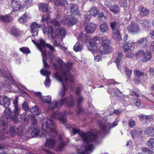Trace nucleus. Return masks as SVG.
Wrapping results in <instances>:
<instances>
[{
  "label": "nucleus",
  "mask_w": 154,
  "mask_h": 154,
  "mask_svg": "<svg viewBox=\"0 0 154 154\" xmlns=\"http://www.w3.org/2000/svg\"><path fill=\"white\" fill-rule=\"evenodd\" d=\"M18 98L16 97L15 100L13 102L14 110L13 112V115L12 117V120L15 123H17L19 121L17 117L20 114V109L18 106Z\"/></svg>",
  "instance_id": "obj_11"
},
{
  "label": "nucleus",
  "mask_w": 154,
  "mask_h": 154,
  "mask_svg": "<svg viewBox=\"0 0 154 154\" xmlns=\"http://www.w3.org/2000/svg\"><path fill=\"white\" fill-rule=\"evenodd\" d=\"M40 73L42 75L46 76L44 85L46 87L48 86L50 83V79L48 76V75L50 74V72L46 69H44L41 70Z\"/></svg>",
  "instance_id": "obj_22"
},
{
  "label": "nucleus",
  "mask_w": 154,
  "mask_h": 154,
  "mask_svg": "<svg viewBox=\"0 0 154 154\" xmlns=\"http://www.w3.org/2000/svg\"><path fill=\"white\" fill-rule=\"evenodd\" d=\"M99 38L98 37L96 36L89 40V43L90 47L89 49L91 51L94 52L99 49V48L98 46L99 42Z\"/></svg>",
  "instance_id": "obj_12"
},
{
  "label": "nucleus",
  "mask_w": 154,
  "mask_h": 154,
  "mask_svg": "<svg viewBox=\"0 0 154 154\" xmlns=\"http://www.w3.org/2000/svg\"><path fill=\"white\" fill-rule=\"evenodd\" d=\"M54 126L53 122L50 119H48L46 122L44 123L42 125V129L45 132L44 133L43 136L47 138L45 146L51 148L55 147L56 142L53 138L57 135Z\"/></svg>",
  "instance_id": "obj_2"
},
{
  "label": "nucleus",
  "mask_w": 154,
  "mask_h": 154,
  "mask_svg": "<svg viewBox=\"0 0 154 154\" xmlns=\"http://www.w3.org/2000/svg\"><path fill=\"white\" fill-rule=\"evenodd\" d=\"M32 125L30 127H37V121L34 117H32L31 119Z\"/></svg>",
  "instance_id": "obj_48"
},
{
  "label": "nucleus",
  "mask_w": 154,
  "mask_h": 154,
  "mask_svg": "<svg viewBox=\"0 0 154 154\" xmlns=\"http://www.w3.org/2000/svg\"><path fill=\"white\" fill-rule=\"evenodd\" d=\"M83 48V47L79 42H77L73 47L74 50L76 52L80 51Z\"/></svg>",
  "instance_id": "obj_30"
},
{
  "label": "nucleus",
  "mask_w": 154,
  "mask_h": 154,
  "mask_svg": "<svg viewBox=\"0 0 154 154\" xmlns=\"http://www.w3.org/2000/svg\"><path fill=\"white\" fill-rule=\"evenodd\" d=\"M147 146L150 148H154V138H151L149 139L147 141Z\"/></svg>",
  "instance_id": "obj_40"
},
{
  "label": "nucleus",
  "mask_w": 154,
  "mask_h": 154,
  "mask_svg": "<svg viewBox=\"0 0 154 154\" xmlns=\"http://www.w3.org/2000/svg\"><path fill=\"white\" fill-rule=\"evenodd\" d=\"M48 104L49 105V109H52L64 104H66L69 106L71 107L74 104V99L73 96H71L69 98L62 99L58 102L54 101L53 102H50Z\"/></svg>",
  "instance_id": "obj_5"
},
{
  "label": "nucleus",
  "mask_w": 154,
  "mask_h": 154,
  "mask_svg": "<svg viewBox=\"0 0 154 154\" xmlns=\"http://www.w3.org/2000/svg\"><path fill=\"white\" fill-rule=\"evenodd\" d=\"M142 152L144 153H149L150 152V151L147 147H143L142 149Z\"/></svg>",
  "instance_id": "obj_62"
},
{
  "label": "nucleus",
  "mask_w": 154,
  "mask_h": 154,
  "mask_svg": "<svg viewBox=\"0 0 154 154\" xmlns=\"http://www.w3.org/2000/svg\"><path fill=\"white\" fill-rule=\"evenodd\" d=\"M39 9L43 12H46L48 11V5L46 4H41L38 5Z\"/></svg>",
  "instance_id": "obj_31"
},
{
  "label": "nucleus",
  "mask_w": 154,
  "mask_h": 154,
  "mask_svg": "<svg viewBox=\"0 0 154 154\" xmlns=\"http://www.w3.org/2000/svg\"><path fill=\"white\" fill-rule=\"evenodd\" d=\"M0 74L3 75V77L9 80L11 82L12 85L15 84L14 81L13 80L12 76L11 75L9 72L5 71L4 70H0Z\"/></svg>",
  "instance_id": "obj_21"
},
{
  "label": "nucleus",
  "mask_w": 154,
  "mask_h": 154,
  "mask_svg": "<svg viewBox=\"0 0 154 154\" xmlns=\"http://www.w3.org/2000/svg\"><path fill=\"white\" fill-rule=\"evenodd\" d=\"M28 116V114L25 112H23L20 116L21 121L24 123L25 124L28 123L29 120Z\"/></svg>",
  "instance_id": "obj_33"
},
{
  "label": "nucleus",
  "mask_w": 154,
  "mask_h": 154,
  "mask_svg": "<svg viewBox=\"0 0 154 154\" xmlns=\"http://www.w3.org/2000/svg\"><path fill=\"white\" fill-rule=\"evenodd\" d=\"M11 0L12 2L11 6L14 11H17L20 10L22 7L21 5L18 3L15 0Z\"/></svg>",
  "instance_id": "obj_26"
},
{
  "label": "nucleus",
  "mask_w": 154,
  "mask_h": 154,
  "mask_svg": "<svg viewBox=\"0 0 154 154\" xmlns=\"http://www.w3.org/2000/svg\"><path fill=\"white\" fill-rule=\"evenodd\" d=\"M147 39L146 38H142L138 40L136 43L138 45L144 47L147 44Z\"/></svg>",
  "instance_id": "obj_28"
},
{
  "label": "nucleus",
  "mask_w": 154,
  "mask_h": 154,
  "mask_svg": "<svg viewBox=\"0 0 154 154\" xmlns=\"http://www.w3.org/2000/svg\"><path fill=\"white\" fill-rule=\"evenodd\" d=\"M46 47L48 48L52 53L55 51V49L54 48L53 46L47 43V44H46Z\"/></svg>",
  "instance_id": "obj_59"
},
{
  "label": "nucleus",
  "mask_w": 154,
  "mask_h": 154,
  "mask_svg": "<svg viewBox=\"0 0 154 154\" xmlns=\"http://www.w3.org/2000/svg\"><path fill=\"white\" fill-rule=\"evenodd\" d=\"M20 51L23 53L29 54L30 53V51L29 48L26 47H23L20 48Z\"/></svg>",
  "instance_id": "obj_50"
},
{
  "label": "nucleus",
  "mask_w": 154,
  "mask_h": 154,
  "mask_svg": "<svg viewBox=\"0 0 154 154\" xmlns=\"http://www.w3.org/2000/svg\"><path fill=\"white\" fill-rule=\"evenodd\" d=\"M99 124L100 125L101 131L103 134H104L106 131L108 129H110L117 125V123L116 122H114L112 124L108 123V125L103 123L101 121H99Z\"/></svg>",
  "instance_id": "obj_14"
},
{
  "label": "nucleus",
  "mask_w": 154,
  "mask_h": 154,
  "mask_svg": "<svg viewBox=\"0 0 154 154\" xmlns=\"http://www.w3.org/2000/svg\"><path fill=\"white\" fill-rule=\"evenodd\" d=\"M59 146L57 149L58 151H60L62 150L63 147L66 145V143L64 141H63L62 137L61 136L59 137Z\"/></svg>",
  "instance_id": "obj_27"
},
{
  "label": "nucleus",
  "mask_w": 154,
  "mask_h": 154,
  "mask_svg": "<svg viewBox=\"0 0 154 154\" xmlns=\"http://www.w3.org/2000/svg\"><path fill=\"white\" fill-rule=\"evenodd\" d=\"M134 74L135 75L138 77H141L144 75V73L137 69H135L134 71Z\"/></svg>",
  "instance_id": "obj_44"
},
{
  "label": "nucleus",
  "mask_w": 154,
  "mask_h": 154,
  "mask_svg": "<svg viewBox=\"0 0 154 154\" xmlns=\"http://www.w3.org/2000/svg\"><path fill=\"white\" fill-rule=\"evenodd\" d=\"M42 100L43 101L46 102L48 104L51 101V97L50 96H46L43 97Z\"/></svg>",
  "instance_id": "obj_47"
},
{
  "label": "nucleus",
  "mask_w": 154,
  "mask_h": 154,
  "mask_svg": "<svg viewBox=\"0 0 154 154\" xmlns=\"http://www.w3.org/2000/svg\"><path fill=\"white\" fill-rule=\"evenodd\" d=\"M140 23V24L142 25L144 27H146L148 25L149 23L147 20L144 19H143L139 21Z\"/></svg>",
  "instance_id": "obj_49"
},
{
  "label": "nucleus",
  "mask_w": 154,
  "mask_h": 154,
  "mask_svg": "<svg viewBox=\"0 0 154 154\" xmlns=\"http://www.w3.org/2000/svg\"><path fill=\"white\" fill-rule=\"evenodd\" d=\"M98 18L99 20H104L106 19V17L103 15V13H101L99 14Z\"/></svg>",
  "instance_id": "obj_57"
},
{
  "label": "nucleus",
  "mask_w": 154,
  "mask_h": 154,
  "mask_svg": "<svg viewBox=\"0 0 154 154\" xmlns=\"http://www.w3.org/2000/svg\"><path fill=\"white\" fill-rule=\"evenodd\" d=\"M49 18L50 16L49 14H45L42 17V22H46L47 23Z\"/></svg>",
  "instance_id": "obj_51"
},
{
  "label": "nucleus",
  "mask_w": 154,
  "mask_h": 154,
  "mask_svg": "<svg viewBox=\"0 0 154 154\" xmlns=\"http://www.w3.org/2000/svg\"><path fill=\"white\" fill-rule=\"evenodd\" d=\"M142 131L140 129L137 130H134L131 133L132 136L133 137V134L136 136H139L141 135Z\"/></svg>",
  "instance_id": "obj_45"
},
{
  "label": "nucleus",
  "mask_w": 154,
  "mask_h": 154,
  "mask_svg": "<svg viewBox=\"0 0 154 154\" xmlns=\"http://www.w3.org/2000/svg\"><path fill=\"white\" fill-rule=\"evenodd\" d=\"M39 130L37 127H30V129L26 134V136L29 138L34 137L38 135Z\"/></svg>",
  "instance_id": "obj_15"
},
{
  "label": "nucleus",
  "mask_w": 154,
  "mask_h": 154,
  "mask_svg": "<svg viewBox=\"0 0 154 154\" xmlns=\"http://www.w3.org/2000/svg\"><path fill=\"white\" fill-rule=\"evenodd\" d=\"M0 104L5 108L8 107L10 104V99L6 96H0Z\"/></svg>",
  "instance_id": "obj_19"
},
{
  "label": "nucleus",
  "mask_w": 154,
  "mask_h": 154,
  "mask_svg": "<svg viewBox=\"0 0 154 154\" xmlns=\"http://www.w3.org/2000/svg\"><path fill=\"white\" fill-rule=\"evenodd\" d=\"M145 132L146 134L149 136H154V128H152L148 127L145 130Z\"/></svg>",
  "instance_id": "obj_34"
},
{
  "label": "nucleus",
  "mask_w": 154,
  "mask_h": 154,
  "mask_svg": "<svg viewBox=\"0 0 154 154\" xmlns=\"http://www.w3.org/2000/svg\"><path fill=\"white\" fill-rule=\"evenodd\" d=\"M82 91V89L80 87H78L76 90V91L75 92V94L76 95V96H78L79 95H82L80 93Z\"/></svg>",
  "instance_id": "obj_61"
},
{
  "label": "nucleus",
  "mask_w": 154,
  "mask_h": 154,
  "mask_svg": "<svg viewBox=\"0 0 154 154\" xmlns=\"http://www.w3.org/2000/svg\"><path fill=\"white\" fill-rule=\"evenodd\" d=\"M10 133L11 135L14 137L16 134V131L14 127H11L10 128Z\"/></svg>",
  "instance_id": "obj_58"
},
{
  "label": "nucleus",
  "mask_w": 154,
  "mask_h": 154,
  "mask_svg": "<svg viewBox=\"0 0 154 154\" xmlns=\"http://www.w3.org/2000/svg\"><path fill=\"white\" fill-rule=\"evenodd\" d=\"M76 99L77 101L78 106H80L83 100V98L82 95L76 96Z\"/></svg>",
  "instance_id": "obj_46"
},
{
  "label": "nucleus",
  "mask_w": 154,
  "mask_h": 154,
  "mask_svg": "<svg viewBox=\"0 0 154 154\" xmlns=\"http://www.w3.org/2000/svg\"><path fill=\"white\" fill-rule=\"evenodd\" d=\"M128 125L130 127H133L135 125V122L134 120L130 119L128 121Z\"/></svg>",
  "instance_id": "obj_56"
},
{
  "label": "nucleus",
  "mask_w": 154,
  "mask_h": 154,
  "mask_svg": "<svg viewBox=\"0 0 154 154\" xmlns=\"http://www.w3.org/2000/svg\"><path fill=\"white\" fill-rule=\"evenodd\" d=\"M110 26L113 33L112 37L114 39L118 41L121 40L120 32L118 29V24L116 21H112L110 23Z\"/></svg>",
  "instance_id": "obj_6"
},
{
  "label": "nucleus",
  "mask_w": 154,
  "mask_h": 154,
  "mask_svg": "<svg viewBox=\"0 0 154 154\" xmlns=\"http://www.w3.org/2000/svg\"><path fill=\"white\" fill-rule=\"evenodd\" d=\"M125 70L126 75L130 79V76L132 73V70L130 69L127 67H125Z\"/></svg>",
  "instance_id": "obj_52"
},
{
  "label": "nucleus",
  "mask_w": 154,
  "mask_h": 154,
  "mask_svg": "<svg viewBox=\"0 0 154 154\" xmlns=\"http://www.w3.org/2000/svg\"><path fill=\"white\" fill-rule=\"evenodd\" d=\"M8 108H5L4 111V117L5 119L8 120L9 119H12V115L11 110Z\"/></svg>",
  "instance_id": "obj_25"
},
{
  "label": "nucleus",
  "mask_w": 154,
  "mask_h": 154,
  "mask_svg": "<svg viewBox=\"0 0 154 154\" xmlns=\"http://www.w3.org/2000/svg\"><path fill=\"white\" fill-rule=\"evenodd\" d=\"M46 51H45V55H44L43 54H42V57L43 58L42 61H43V63L44 64V67L46 69H47L48 68H49V66L48 64L46 61H45V59L46 58Z\"/></svg>",
  "instance_id": "obj_43"
},
{
  "label": "nucleus",
  "mask_w": 154,
  "mask_h": 154,
  "mask_svg": "<svg viewBox=\"0 0 154 154\" xmlns=\"http://www.w3.org/2000/svg\"><path fill=\"white\" fill-rule=\"evenodd\" d=\"M39 44L43 48L46 47V44L47 43H46L42 39L40 38L39 40Z\"/></svg>",
  "instance_id": "obj_55"
},
{
  "label": "nucleus",
  "mask_w": 154,
  "mask_h": 154,
  "mask_svg": "<svg viewBox=\"0 0 154 154\" xmlns=\"http://www.w3.org/2000/svg\"><path fill=\"white\" fill-rule=\"evenodd\" d=\"M55 33L53 30V27L50 26L48 31L49 37L51 39L53 42V45L55 47H60L62 45L60 41L65 37L66 32L63 28H59Z\"/></svg>",
  "instance_id": "obj_4"
},
{
  "label": "nucleus",
  "mask_w": 154,
  "mask_h": 154,
  "mask_svg": "<svg viewBox=\"0 0 154 154\" xmlns=\"http://www.w3.org/2000/svg\"><path fill=\"white\" fill-rule=\"evenodd\" d=\"M135 55L136 57H139L140 60L143 62L148 61L152 58V54L150 52H144L142 50L138 51Z\"/></svg>",
  "instance_id": "obj_7"
},
{
  "label": "nucleus",
  "mask_w": 154,
  "mask_h": 154,
  "mask_svg": "<svg viewBox=\"0 0 154 154\" xmlns=\"http://www.w3.org/2000/svg\"><path fill=\"white\" fill-rule=\"evenodd\" d=\"M8 120H6L4 119V117L3 118V120L0 119V124L2 125H5L7 124V121Z\"/></svg>",
  "instance_id": "obj_64"
},
{
  "label": "nucleus",
  "mask_w": 154,
  "mask_h": 154,
  "mask_svg": "<svg viewBox=\"0 0 154 154\" xmlns=\"http://www.w3.org/2000/svg\"><path fill=\"white\" fill-rule=\"evenodd\" d=\"M42 27V25L37 24L35 22L32 23L30 26V31L33 33L32 35L35 37L37 35L38 31V28Z\"/></svg>",
  "instance_id": "obj_16"
},
{
  "label": "nucleus",
  "mask_w": 154,
  "mask_h": 154,
  "mask_svg": "<svg viewBox=\"0 0 154 154\" xmlns=\"http://www.w3.org/2000/svg\"><path fill=\"white\" fill-rule=\"evenodd\" d=\"M12 17L11 16L1 15L0 14V20L6 22H9L12 20Z\"/></svg>",
  "instance_id": "obj_32"
},
{
  "label": "nucleus",
  "mask_w": 154,
  "mask_h": 154,
  "mask_svg": "<svg viewBox=\"0 0 154 154\" xmlns=\"http://www.w3.org/2000/svg\"><path fill=\"white\" fill-rule=\"evenodd\" d=\"M30 112L34 115L38 116L40 113L38 108L36 106H34L30 109Z\"/></svg>",
  "instance_id": "obj_35"
},
{
  "label": "nucleus",
  "mask_w": 154,
  "mask_h": 154,
  "mask_svg": "<svg viewBox=\"0 0 154 154\" xmlns=\"http://www.w3.org/2000/svg\"><path fill=\"white\" fill-rule=\"evenodd\" d=\"M78 109L77 110V113L79 114L83 112V110L80 106H78Z\"/></svg>",
  "instance_id": "obj_63"
},
{
  "label": "nucleus",
  "mask_w": 154,
  "mask_h": 154,
  "mask_svg": "<svg viewBox=\"0 0 154 154\" xmlns=\"http://www.w3.org/2000/svg\"><path fill=\"white\" fill-rule=\"evenodd\" d=\"M102 39V47L100 48V51L102 54H106L111 51V48L109 45V41L106 37H103Z\"/></svg>",
  "instance_id": "obj_10"
},
{
  "label": "nucleus",
  "mask_w": 154,
  "mask_h": 154,
  "mask_svg": "<svg viewBox=\"0 0 154 154\" xmlns=\"http://www.w3.org/2000/svg\"><path fill=\"white\" fill-rule=\"evenodd\" d=\"M70 10L71 12L75 15H79L80 14V10L76 4L71 5Z\"/></svg>",
  "instance_id": "obj_24"
},
{
  "label": "nucleus",
  "mask_w": 154,
  "mask_h": 154,
  "mask_svg": "<svg viewBox=\"0 0 154 154\" xmlns=\"http://www.w3.org/2000/svg\"><path fill=\"white\" fill-rule=\"evenodd\" d=\"M32 42L35 44L38 49L41 51L42 54L45 55V49H42V47H41L40 45L38 43H37L35 41L33 40H32Z\"/></svg>",
  "instance_id": "obj_41"
},
{
  "label": "nucleus",
  "mask_w": 154,
  "mask_h": 154,
  "mask_svg": "<svg viewBox=\"0 0 154 154\" xmlns=\"http://www.w3.org/2000/svg\"><path fill=\"white\" fill-rule=\"evenodd\" d=\"M69 81L70 79L68 78H67L66 81H65V78H64L63 81L61 82H63L62 84L63 88L60 93V95L62 97L64 96L65 92L67 91V88L72 85L73 83L72 78V82H71Z\"/></svg>",
  "instance_id": "obj_13"
},
{
  "label": "nucleus",
  "mask_w": 154,
  "mask_h": 154,
  "mask_svg": "<svg viewBox=\"0 0 154 154\" xmlns=\"http://www.w3.org/2000/svg\"><path fill=\"white\" fill-rule=\"evenodd\" d=\"M128 30L130 33H136L140 31L139 26L137 24L132 23L127 27Z\"/></svg>",
  "instance_id": "obj_17"
},
{
  "label": "nucleus",
  "mask_w": 154,
  "mask_h": 154,
  "mask_svg": "<svg viewBox=\"0 0 154 154\" xmlns=\"http://www.w3.org/2000/svg\"><path fill=\"white\" fill-rule=\"evenodd\" d=\"M52 118L55 119H59L60 122L64 124H65L66 128H70L72 127V125H70L66 124V119L64 116V114L57 111L55 112L52 116Z\"/></svg>",
  "instance_id": "obj_8"
},
{
  "label": "nucleus",
  "mask_w": 154,
  "mask_h": 154,
  "mask_svg": "<svg viewBox=\"0 0 154 154\" xmlns=\"http://www.w3.org/2000/svg\"><path fill=\"white\" fill-rule=\"evenodd\" d=\"M138 11L140 12V13L138 14L137 17L138 19L140 18V17H143L147 16L150 12L149 9L141 6L139 7Z\"/></svg>",
  "instance_id": "obj_18"
},
{
  "label": "nucleus",
  "mask_w": 154,
  "mask_h": 154,
  "mask_svg": "<svg viewBox=\"0 0 154 154\" xmlns=\"http://www.w3.org/2000/svg\"><path fill=\"white\" fill-rule=\"evenodd\" d=\"M57 62L60 67V72H58L57 71L54 73V78L59 82H62L64 80V78H65V80L66 81L67 78H68L70 79V82H71L72 77L69 71L71 69L72 64L71 63H64L61 59H58Z\"/></svg>",
  "instance_id": "obj_3"
},
{
  "label": "nucleus",
  "mask_w": 154,
  "mask_h": 154,
  "mask_svg": "<svg viewBox=\"0 0 154 154\" xmlns=\"http://www.w3.org/2000/svg\"><path fill=\"white\" fill-rule=\"evenodd\" d=\"M100 31L103 33H107L108 30V28L107 24L104 22L100 26Z\"/></svg>",
  "instance_id": "obj_29"
},
{
  "label": "nucleus",
  "mask_w": 154,
  "mask_h": 154,
  "mask_svg": "<svg viewBox=\"0 0 154 154\" xmlns=\"http://www.w3.org/2000/svg\"><path fill=\"white\" fill-rule=\"evenodd\" d=\"M29 17V16L25 13L21 17H20L18 19L20 23H23L27 21V20Z\"/></svg>",
  "instance_id": "obj_36"
},
{
  "label": "nucleus",
  "mask_w": 154,
  "mask_h": 154,
  "mask_svg": "<svg viewBox=\"0 0 154 154\" xmlns=\"http://www.w3.org/2000/svg\"><path fill=\"white\" fill-rule=\"evenodd\" d=\"M109 10L112 12L116 13L119 11L120 9L119 6L116 5L111 7L109 8Z\"/></svg>",
  "instance_id": "obj_38"
},
{
  "label": "nucleus",
  "mask_w": 154,
  "mask_h": 154,
  "mask_svg": "<svg viewBox=\"0 0 154 154\" xmlns=\"http://www.w3.org/2000/svg\"><path fill=\"white\" fill-rule=\"evenodd\" d=\"M23 131V128L21 126H20L17 128V132L19 136H21Z\"/></svg>",
  "instance_id": "obj_60"
},
{
  "label": "nucleus",
  "mask_w": 154,
  "mask_h": 154,
  "mask_svg": "<svg viewBox=\"0 0 154 154\" xmlns=\"http://www.w3.org/2000/svg\"><path fill=\"white\" fill-rule=\"evenodd\" d=\"M78 21V20L75 17L69 15L65 16L62 19V22L68 26H72Z\"/></svg>",
  "instance_id": "obj_9"
},
{
  "label": "nucleus",
  "mask_w": 154,
  "mask_h": 154,
  "mask_svg": "<svg viewBox=\"0 0 154 154\" xmlns=\"http://www.w3.org/2000/svg\"><path fill=\"white\" fill-rule=\"evenodd\" d=\"M135 47L134 43L131 41H129L127 42L124 44L125 51H130L133 50Z\"/></svg>",
  "instance_id": "obj_23"
},
{
  "label": "nucleus",
  "mask_w": 154,
  "mask_h": 154,
  "mask_svg": "<svg viewBox=\"0 0 154 154\" xmlns=\"http://www.w3.org/2000/svg\"><path fill=\"white\" fill-rule=\"evenodd\" d=\"M73 134L78 133L82 139L84 145L79 150V154H89L91 153L94 149V146L97 143V134L91 132L85 133L81 132L79 129L73 128Z\"/></svg>",
  "instance_id": "obj_1"
},
{
  "label": "nucleus",
  "mask_w": 154,
  "mask_h": 154,
  "mask_svg": "<svg viewBox=\"0 0 154 154\" xmlns=\"http://www.w3.org/2000/svg\"><path fill=\"white\" fill-rule=\"evenodd\" d=\"M23 109L25 111H27L29 110V107L28 103L26 102H24L22 105Z\"/></svg>",
  "instance_id": "obj_54"
},
{
  "label": "nucleus",
  "mask_w": 154,
  "mask_h": 154,
  "mask_svg": "<svg viewBox=\"0 0 154 154\" xmlns=\"http://www.w3.org/2000/svg\"><path fill=\"white\" fill-rule=\"evenodd\" d=\"M119 4L121 7H125L127 6V3L126 0H120L119 2Z\"/></svg>",
  "instance_id": "obj_53"
},
{
  "label": "nucleus",
  "mask_w": 154,
  "mask_h": 154,
  "mask_svg": "<svg viewBox=\"0 0 154 154\" xmlns=\"http://www.w3.org/2000/svg\"><path fill=\"white\" fill-rule=\"evenodd\" d=\"M98 12V11L95 7L91 8L89 11L90 14L94 16H96Z\"/></svg>",
  "instance_id": "obj_37"
},
{
  "label": "nucleus",
  "mask_w": 154,
  "mask_h": 154,
  "mask_svg": "<svg viewBox=\"0 0 154 154\" xmlns=\"http://www.w3.org/2000/svg\"><path fill=\"white\" fill-rule=\"evenodd\" d=\"M122 57V54L119 53L118 55V57L116 59L115 63L116 64L119 70H120V67H119L120 64L119 63Z\"/></svg>",
  "instance_id": "obj_39"
},
{
  "label": "nucleus",
  "mask_w": 154,
  "mask_h": 154,
  "mask_svg": "<svg viewBox=\"0 0 154 154\" xmlns=\"http://www.w3.org/2000/svg\"><path fill=\"white\" fill-rule=\"evenodd\" d=\"M55 3L57 5L65 6V5L67 4V2L65 0H58Z\"/></svg>",
  "instance_id": "obj_42"
},
{
  "label": "nucleus",
  "mask_w": 154,
  "mask_h": 154,
  "mask_svg": "<svg viewBox=\"0 0 154 154\" xmlns=\"http://www.w3.org/2000/svg\"><path fill=\"white\" fill-rule=\"evenodd\" d=\"M96 28L95 24L92 22L88 23L85 27V30L87 33H92L94 32Z\"/></svg>",
  "instance_id": "obj_20"
}]
</instances>
